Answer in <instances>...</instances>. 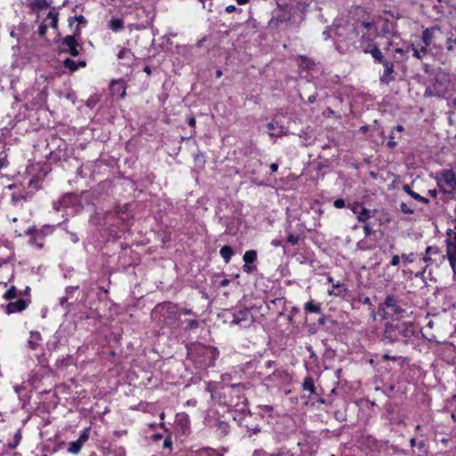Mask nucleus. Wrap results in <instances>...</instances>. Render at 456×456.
Segmentation results:
<instances>
[{
	"mask_svg": "<svg viewBox=\"0 0 456 456\" xmlns=\"http://www.w3.org/2000/svg\"><path fill=\"white\" fill-rule=\"evenodd\" d=\"M224 322L238 325L240 328H248L254 322V316L249 308H240L234 310H224L223 312Z\"/></svg>",
	"mask_w": 456,
	"mask_h": 456,
	"instance_id": "nucleus-1",
	"label": "nucleus"
},
{
	"mask_svg": "<svg viewBox=\"0 0 456 456\" xmlns=\"http://www.w3.org/2000/svg\"><path fill=\"white\" fill-rule=\"evenodd\" d=\"M79 35H80V28L77 25L75 28L74 35L66 36L62 39V41L61 43V52L69 53V54H71L74 57L79 55L80 51L78 48L80 47V45L78 44L77 40L76 39V37L79 36Z\"/></svg>",
	"mask_w": 456,
	"mask_h": 456,
	"instance_id": "nucleus-2",
	"label": "nucleus"
},
{
	"mask_svg": "<svg viewBox=\"0 0 456 456\" xmlns=\"http://www.w3.org/2000/svg\"><path fill=\"white\" fill-rule=\"evenodd\" d=\"M442 29L440 26H433L431 28H427L422 32L421 41L426 45H432L434 48L442 49L443 46L441 44H436V40L441 37Z\"/></svg>",
	"mask_w": 456,
	"mask_h": 456,
	"instance_id": "nucleus-3",
	"label": "nucleus"
},
{
	"mask_svg": "<svg viewBox=\"0 0 456 456\" xmlns=\"http://www.w3.org/2000/svg\"><path fill=\"white\" fill-rule=\"evenodd\" d=\"M399 314V305L397 299L392 296H387L383 307L380 309V315L383 319L397 320Z\"/></svg>",
	"mask_w": 456,
	"mask_h": 456,
	"instance_id": "nucleus-4",
	"label": "nucleus"
},
{
	"mask_svg": "<svg viewBox=\"0 0 456 456\" xmlns=\"http://www.w3.org/2000/svg\"><path fill=\"white\" fill-rule=\"evenodd\" d=\"M441 182L444 183L450 189L453 190L456 188V175L452 170H444L441 173V180L438 181L437 184L441 191L447 196V198H452L454 196L452 191H447L442 189Z\"/></svg>",
	"mask_w": 456,
	"mask_h": 456,
	"instance_id": "nucleus-5",
	"label": "nucleus"
},
{
	"mask_svg": "<svg viewBox=\"0 0 456 456\" xmlns=\"http://www.w3.org/2000/svg\"><path fill=\"white\" fill-rule=\"evenodd\" d=\"M265 381L272 382L275 386H282L289 383L290 378L288 372L283 369H275L271 374H268Z\"/></svg>",
	"mask_w": 456,
	"mask_h": 456,
	"instance_id": "nucleus-6",
	"label": "nucleus"
},
{
	"mask_svg": "<svg viewBox=\"0 0 456 456\" xmlns=\"http://www.w3.org/2000/svg\"><path fill=\"white\" fill-rule=\"evenodd\" d=\"M267 128L270 130L269 136L271 138H278L286 135L288 130L282 125L279 124L276 120H272L267 124Z\"/></svg>",
	"mask_w": 456,
	"mask_h": 456,
	"instance_id": "nucleus-7",
	"label": "nucleus"
},
{
	"mask_svg": "<svg viewBox=\"0 0 456 456\" xmlns=\"http://www.w3.org/2000/svg\"><path fill=\"white\" fill-rule=\"evenodd\" d=\"M29 302L30 300L23 298H20L15 302H11L6 306V312L9 314L14 313H20L28 307Z\"/></svg>",
	"mask_w": 456,
	"mask_h": 456,
	"instance_id": "nucleus-8",
	"label": "nucleus"
},
{
	"mask_svg": "<svg viewBox=\"0 0 456 456\" xmlns=\"http://www.w3.org/2000/svg\"><path fill=\"white\" fill-rule=\"evenodd\" d=\"M401 259L404 260V264L407 262L411 265L421 264L422 262L428 261V256H423L422 254L410 253L409 256L406 254H401Z\"/></svg>",
	"mask_w": 456,
	"mask_h": 456,
	"instance_id": "nucleus-9",
	"label": "nucleus"
},
{
	"mask_svg": "<svg viewBox=\"0 0 456 456\" xmlns=\"http://www.w3.org/2000/svg\"><path fill=\"white\" fill-rule=\"evenodd\" d=\"M161 309L162 311H165V313L168 314L169 321H166L167 324H171L178 319L179 314H177L175 305L171 304H167L162 305Z\"/></svg>",
	"mask_w": 456,
	"mask_h": 456,
	"instance_id": "nucleus-10",
	"label": "nucleus"
},
{
	"mask_svg": "<svg viewBox=\"0 0 456 456\" xmlns=\"http://www.w3.org/2000/svg\"><path fill=\"white\" fill-rule=\"evenodd\" d=\"M354 212L358 215V220L362 223L370 217V210L363 208L362 205H358L354 208Z\"/></svg>",
	"mask_w": 456,
	"mask_h": 456,
	"instance_id": "nucleus-11",
	"label": "nucleus"
},
{
	"mask_svg": "<svg viewBox=\"0 0 456 456\" xmlns=\"http://www.w3.org/2000/svg\"><path fill=\"white\" fill-rule=\"evenodd\" d=\"M328 282L332 283V289L328 290L330 296H341L346 291V289H342V285L339 281L334 283L332 277H328Z\"/></svg>",
	"mask_w": 456,
	"mask_h": 456,
	"instance_id": "nucleus-12",
	"label": "nucleus"
},
{
	"mask_svg": "<svg viewBox=\"0 0 456 456\" xmlns=\"http://www.w3.org/2000/svg\"><path fill=\"white\" fill-rule=\"evenodd\" d=\"M29 338L28 340V346L31 350H36L42 339V336L38 331H30Z\"/></svg>",
	"mask_w": 456,
	"mask_h": 456,
	"instance_id": "nucleus-13",
	"label": "nucleus"
},
{
	"mask_svg": "<svg viewBox=\"0 0 456 456\" xmlns=\"http://www.w3.org/2000/svg\"><path fill=\"white\" fill-rule=\"evenodd\" d=\"M403 191L409 195L411 196L413 200H415L416 201L418 202H420V203H423V204H428L429 203V200L419 195V193L417 192H414L413 191L411 190L410 186L405 184L403 186Z\"/></svg>",
	"mask_w": 456,
	"mask_h": 456,
	"instance_id": "nucleus-14",
	"label": "nucleus"
},
{
	"mask_svg": "<svg viewBox=\"0 0 456 456\" xmlns=\"http://www.w3.org/2000/svg\"><path fill=\"white\" fill-rule=\"evenodd\" d=\"M44 236L42 235L41 232H36L34 233L29 240H28V243L33 246V247H37L38 248H43L44 246Z\"/></svg>",
	"mask_w": 456,
	"mask_h": 456,
	"instance_id": "nucleus-15",
	"label": "nucleus"
},
{
	"mask_svg": "<svg viewBox=\"0 0 456 456\" xmlns=\"http://www.w3.org/2000/svg\"><path fill=\"white\" fill-rule=\"evenodd\" d=\"M417 210V205L411 201L401 202V212L404 214H413Z\"/></svg>",
	"mask_w": 456,
	"mask_h": 456,
	"instance_id": "nucleus-16",
	"label": "nucleus"
},
{
	"mask_svg": "<svg viewBox=\"0 0 456 456\" xmlns=\"http://www.w3.org/2000/svg\"><path fill=\"white\" fill-rule=\"evenodd\" d=\"M109 28L114 32H118L124 28V21L122 19L112 18L109 21Z\"/></svg>",
	"mask_w": 456,
	"mask_h": 456,
	"instance_id": "nucleus-17",
	"label": "nucleus"
},
{
	"mask_svg": "<svg viewBox=\"0 0 456 456\" xmlns=\"http://www.w3.org/2000/svg\"><path fill=\"white\" fill-rule=\"evenodd\" d=\"M303 389L310 393V395L315 394V387L313 378L305 377L303 381Z\"/></svg>",
	"mask_w": 456,
	"mask_h": 456,
	"instance_id": "nucleus-18",
	"label": "nucleus"
},
{
	"mask_svg": "<svg viewBox=\"0 0 456 456\" xmlns=\"http://www.w3.org/2000/svg\"><path fill=\"white\" fill-rule=\"evenodd\" d=\"M456 45V35L452 31L446 34L445 45L448 52H452Z\"/></svg>",
	"mask_w": 456,
	"mask_h": 456,
	"instance_id": "nucleus-19",
	"label": "nucleus"
},
{
	"mask_svg": "<svg viewBox=\"0 0 456 456\" xmlns=\"http://www.w3.org/2000/svg\"><path fill=\"white\" fill-rule=\"evenodd\" d=\"M220 255L226 264H228L233 255V250L230 246H224L220 249Z\"/></svg>",
	"mask_w": 456,
	"mask_h": 456,
	"instance_id": "nucleus-20",
	"label": "nucleus"
},
{
	"mask_svg": "<svg viewBox=\"0 0 456 456\" xmlns=\"http://www.w3.org/2000/svg\"><path fill=\"white\" fill-rule=\"evenodd\" d=\"M428 45H422L419 47L412 45L413 56L417 59H421L423 55L427 54Z\"/></svg>",
	"mask_w": 456,
	"mask_h": 456,
	"instance_id": "nucleus-21",
	"label": "nucleus"
},
{
	"mask_svg": "<svg viewBox=\"0 0 456 456\" xmlns=\"http://www.w3.org/2000/svg\"><path fill=\"white\" fill-rule=\"evenodd\" d=\"M110 89L113 93H118L119 90H121L120 96L122 98L126 95V87L121 81H112L110 84Z\"/></svg>",
	"mask_w": 456,
	"mask_h": 456,
	"instance_id": "nucleus-22",
	"label": "nucleus"
},
{
	"mask_svg": "<svg viewBox=\"0 0 456 456\" xmlns=\"http://www.w3.org/2000/svg\"><path fill=\"white\" fill-rule=\"evenodd\" d=\"M45 22L49 21L47 23L48 26L53 28H57V26H58V13L57 12H50L48 14H47V17L46 19L45 20Z\"/></svg>",
	"mask_w": 456,
	"mask_h": 456,
	"instance_id": "nucleus-23",
	"label": "nucleus"
},
{
	"mask_svg": "<svg viewBox=\"0 0 456 456\" xmlns=\"http://www.w3.org/2000/svg\"><path fill=\"white\" fill-rule=\"evenodd\" d=\"M256 259V252L255 250H248L244 253L243 261L245 264L254 263Z\"/></svg>",
	"mask_w": 456,
	"mask_h": 456,
	"instance_id": "nucleus-24",
	"label": "nucleus"
},
{
	"mask_svg": "<svg viewBox=\"0 0 456 456\" xmlns=\"http://www.w3.org/2000/svg\"><path fill=\"white\" fill-rule=\"evenodd\" d=\"M305 310L308 313H321V306L314 303V301H309L305 304Z\"/></svg>",
	"mask_w": 456,
	"mask_h": 456,
	"instance_id": "nucleus-25",
	"label": "nucleus"
},
{
	"mask_svg": "<svg viewBox=\"0 0 456 456\" xmlns=\"http://www.w3.org/2000/svg\"><path fill=\"white\" fill-rule=\"evenodd\" d=\"M82 444L77 440H76L69 444L67 451L71 454H77L80 452Z\"/></svg>",
	"mask_w": 456,
	"mask_h": 456,
	"instance_id": "nucleus-26",
	"label": "nucleus"
},
{
	"mask_svg": "<svg viewBox=\"0 0 456 456\" xmlns=\"http://www.w3.org/2000/svg\"><path fill=\"white\" fill-rule=\"evenodd\" d=\"M133 56V53L126 48H122L118 53V58L120 60L126 59L127 61H132Z\"/></svg>",
	"mask_w": 456,
	"mask_h": 456,
	"instance_id": "nucleus-27",
	"label": "nucleus"
},
{
	"mask_svg": "<svg viewBox=\"0 0 456 456\" xmlns=\"http://www.w3.org/2000/svg\"><path fill=\"white\" fill-rule=\"evenodd\" d=\"M63 65L65 68L69 69L71 72L77 70V63L74 60L67 58L63 61Z\"/></svg>",
	"mask_w": 456,
	"mask_h": 456,
	"instance_id": "nucleus-28",
	"label": "nucleus"
},
{
	"mask_svg": "<svg viewBox=\"0 0 456 456\" xmlns=\"http://www.w3.org/2000/svg\"><path fill=\"white\" fill-rule=\"evenodd\" d=\"M370 48L368 52L371 53L374 59L381 61L383 57L379 49L374 45H370Z\"/></svg>",
	"mask_w": 456,
	"mask_h": 456,
	"instance_id": "nucleus-29",
	"label": "nucleus"
},
{
	"mask_svg": "<svg viewBox=\"0 0 456 456\" xmlns=\"http://www.w3.org/2000/svg\"><path fill=\"white\" fill-rule=\"evenodd\" d=\"M50 5L49 4V1L48 0H33L32 3H31V6L33 8H37V9H44V8H46Z\"/></svg>",
	"mask_w": 456,
	"mask_h": 456,
	"instance_id": "nucleus-30",
	"label": "nucleus"
},
{
	"mask_svg": "<svg viewBox=\"0 0 456 456\" xmlns=\"http://www.w3.org/2000/svg\"><path fill=\"white\" fill-rule=\"evenodd\" d=\"M287 242L291 245H296L298 243L300 240V236L298 234H294L290 231L287 230Z\"/></svg>",
	"mask_w": 456,
	"mask_h": 456,
	"instance_id": "nucleus-31",
	"label": "nucleus"
},
{
	"mask_svg": "<svg viewBox=\"0 0 456 456\" xmlns=\"http://www.w3.org/2000/svg\"><path fill=\"white\" fill-rule=\"evenodd\" d=\"M17 295V289L14 286H12L4 294V297L6 300H11L14 298Z\"/></svg>",
	"mask_w": 456,
	"mask_h": 456,
	"instance_id": "nucleus-32",
	"label": "nucleus"
},
{
	"mask_svg": "<svg viewBox=\"0 0 456 456\" xmlns=\"http://www.w3.org/2000/svg\"><path fill=\"white\" fill-rule=\"evenodd\" d=\"M90 428L84 429L77 441L83 445L89 438Z\"/></svg>",
	"mask_w": 456,
	"mask_h": 456,
	"instance_id": "nucleus-33",
	"label": "nucleus"
},
{
	"mask_svg": "<svg viewBox=\"0 0 456 456\" xmlns=\"http://www.w3.org/2000/svg\"><path fill=\"white\" fill-rule=\"evenodd\" d=\"M386 66V69L384 70V75L383 77H381V81L384 82V83H388L390 81V74L392 73V68L388 67L387 64L386 63L385 64Z\"/></svg>",
	"mask_w": 456,
	"mask_h": 456,
	"instance_id": "nucleus-34",
	"label": "nucleus"
},
{
	"mask_svg": "<svg viewBox=\"0 0 456 456\" xmlns=\"http://www.w3.org/2000/svg\"><path fill=\"white\" fill-rule=\"evenodd\" d=\"M186 329L188 330H195L199 327V322L197 320H188L186 322Z\"/></svg>",
	"mask_w": 456,
	"mask_h": 456,
	"instance_id": "nucleus-35",
	"label": "nucleus"
},
{
	"mask_svg": "<svg viewBox=\"0 0 456 456\" xmlns=\"http://www.w3.org/2000/svg\"><path fill=\"white\" fill-rule=\"evenodd\" d=\"M48 27H49V26L47 25V23L45 22V20H44V21L42 22V24H41V25L39 26V28H38V34H39V36L44 37V36L45 35V33H46V30H47V28H48Z\"/></svg>",
	"mask_w": 456,
	"mask_h": 456,
	"instance_id": "nucleus-36",
	"label": "nucleus"
},
{
	"mask_svg": "<svg viewBox=\"0 0 456 456\" xmlns=\"http://www.w3.org/2000/svg\"><path fill=\"white\" fill-rule=\"evenodd\" d=\"M76 20L79 24H86V20L84 16L82 15H78V16H75L73 18H70L69 19V25H71V20Z\"/></svg>",
	"mask_w": 456,
	"mask_h": 456,
	"instance_id": "nucleus-37",
	"label": "nucleus"
},
{
	"mask_svg": "<svg viewBox=\"0 0 456 456\" xmlns=\"http://www.w3.org/2000/svg\"><path fill=\"white\" fill-rule=\"evenodd\" d=\"M439 253V249L437 248H433V247H428L426 248V254L428 258H429V255H432V254H438Z\"/></svg>",
	"mask_w": 456,
	"mask_h": 456,
	"instance_id": "nucleus-38",
	"label": "nucleus"
},
{
	"mask_svg": "<svg viewBox=\"0 0 456 456\" xmlns=\"http://www.w3.org/2000/svg\"><path fill=\"white\" fill-rule=\"evenodd\" d=\"M409 272L411 273V274H415L416 276H418L419 274L422 273L423 267H414L412 269H409Z\"/></svg>",
	"mask_w": 456,
	"mask_h": 456,
	"instance_id": "nucleus-39",
	"label": "nucleus"
},
{
	"mask_svg": "<svg viewBox=\"0 0 456 456\" xmlns=\"http://www.w3.org/2000/svg\"><path fill=\"white\" fill-rule=\"evenodd\" d=\"M334 207L337 208H342L345 207V200L343 199H338L334 201Z\"/></svg>",
	"mask_w": 456,
	"mask_h": 456,
	"instance_id": "nucleus-40",
	"label": "nucleus"
},
{
	"mask_svg": "<svg viewBox=\"0 0 456 456\" xmlns=\"http://www.w3.org/2000/svg\"><path fill=\"white\" fill-rule=\"evenodd\" d=\"M253 456H273V453H267L265 451L258 450L255 451Z\"/></svg>",
	"mask_w": 456,
	"mask_h": 456,
	"instance_id": "nucleus-41",
	"label": "nucleus"
},
{
	"mask_svg": "<svg viewBox=\"0 0 456 456\" xmlns=\"http://www.w3.org/2000/svg\"><path fill=\"white\" fill-rule=\"evenodd\" d=\"M206 451H207V452L208 453V456H224V454H223V453L217 452H216V450H214V449H210V448H208V449H207Z\"/></svg>",
	"mask_w": 456,
	"mask_h": 456,
	"instance_id": "nucleus-42",
	"label": "nucleus"
},
{
	"mask_svg": "<svg viewBox=\"0 0 456 456\" xmlns=\"http://www.w3.org/2000/svg\"><path fill=\"white\" fill-rule=\"evenodd\" d=\"M9 164V161L6 158H0V170L6 167Z\"/></svg>",
	"mask_w": 456,
	"mask_h": 456,
	"instance_id": "nucleus-43",
	"label": "nucleus"
},
{
	"mask_svg": "<svg viewBox=\"0 0 456 456\" xmlns=\"http://www.w3.org/2000/svg\"><path fill=\"white\" fill-rule=\"evenodd\" d=\"M363 230H364V233L366 236L370 235L372 233V229L371 227L370 226V224H364L363 226Z\"/></svg>",
	"mask_w": 456,
	"mask_h": 456,
	"instance_id": "nucleus-44",
	"label": "nucleus"
},
{
	"mask_svg": "<svg viewBox=\"0 0 456 456\" xmlns=\"http://www.w3.org/2000/svg\"><path fill=\"white\" fill-rule=\"evenodd\" d=\"M273 456H291L288 452L280 449L277 452L273 453Z\"/></svg>",
	"mask_w": 456,
	"mask_h": 456,
	"instance_id": "nucleus-45",
	"label": "nucleus"
},
{
	"mask_svg": "<svg viewBox=\"0 0 456 456\" xmlns=\"http://www.w3.org/2000/svg\"><path fill=\"white\" fill-rule=\"evenodd\" d=\"M163 446H164L165 448H169V449H171V447H172V442H171L170 438H166V439L164 440Z\"/></svg>",
	"mask_w": 456,
	"mask_h": 456,
	"instance_id": "nucleus-46",
	"label": "nucleus"
},
{
	"mask_svg": "<svg viewBox=\"0 0 456 456\" xmlns=\"http://www.w3.org/2000/svg\"><path fill=\"white\" fill-rule=\"evenodd\" d=\"M70 240L74 243L78 241V236L76 233H69Z\"/></svg>",
	"mask_w": 456,
	"mask_h": 456,
	"instance_id": "nucleus-47",
	"label": "nucleus"
},
{
	"mask_svg": "<svg viewBox=\"0 0 456 456\" xmlns=\"http://www.w3.org/2000/svg\"><path fill=\"white\" fill-rule=\"evenodd\" d=\"M393 327H394V325L392 323L387 322L386 323V330H385L386 334L390 333Z\"/></svg>",
	"mask_w": 456,
	"mask_h": 456,
	"instance_id": "nucleus-48",
	"label": "nucleus"
},
{
	"mask_svg": "<svg viewBox=\"0 0 456 456\" xmlns=\"http://www.w3.org/2000/svg\"><path fill=\"white\" fill-rule=\"evenodd\" d=\"M235 10H236V6H235V5H228V6L225 8L226 12H228V13H232V12H233Z\"/></svg>",
	"mask_w": 456,
	"mask_h": 456,
	"instance_id": "nucleus-49",
	"label": "nucleus"
},
{
	"mask_svg": "<svg viewBox=\"0 0 456 456\" xmlns=\"http://www.w3.org/2000/svg\"><path fill=\"white\" fill-rule=\"evenodd\" d=\"M391 264H392L393 265H398V264H399V256H396V255H395V256H393V258H392V260H391Z\"/></svg>",
	"mask_w": 456,
	"mask_h": 456,
	"instance_id": "nucleus-50",
	"label": "nucleus"
},
{
	"mask_svg": "<svg viewBox=\"0 0 456 456\" xmlns=\"http://www.w3.org/2000/svg\"><path fill=\"white\" fill-rule=\"evenodd\" d=\"M278 164L277 163H273L270 165V169L273 173L276 172L278 170Z\"/></svg>",
	"mask_w": 456,
	"mask_h": 456,
	"instance_id": "nucleus-51",
	"label": "nucleus"
},
{
	"mask_svg": "<svg viewBox=\"0 0 456 456\" xmlns=\"http://www.w3.org/2000/svg\"><path fill=\"white\" fill-rule=\"evenodd\" d=\"M271 244L273 247H280V246H281V241L280 240H273Z\"/></svg>",
	"mask_w": 456,
	"mask_h": 456,
	"instance_id": "nucleus-52",
	"label": "nucleus"
},
{
	"mask_svg": "<svg viewBox=\"0 0 456 456\" xmlns=\"http://www.w3.org/2000/svg\"><path fill=\"white\" fill-rule=\"evenodd\" d=\"M195 124H196V120H195V118L193 117L188 118V125L190 126H194Z\"/></svg>",
	"mask_w": 456,
	"mask_h": 456,
	"instance_id": "nucleus-53",
	"label": "nucleus"
},
{
	"mask_svg": "<svg viewBox=\"0 0 456 456\" xmlns=\"http://www.w3.org/2000/svg\"><path fill=\"white\" fill-rule=\"evenodd\" d=\"M428 192L433 198H436V196H437V191L435 189L434 190H428Z\"/></svg>",
	"mask_w": 456,
	"mask_h": 456,
	"instance_id": "nucleus-54",
	"label": "nucleus"
},
{
	"mask_svg": "<svg viewBox=\"0 0 456 456\" xmlns=\"http://www.w3.org/2000/svg\"><path fill=\"white\" fill-rule=\"evenodd\" d=\"M273 363H274V362H273V361H267V362L265 363V367L266 369H271V368L273 367Z\"/></svg>",
	"mask_w": 456,
	"mask_h": 456,
	"instance_id": "nucleus-55",
	"label": "nucleus"
},
{
	"mask_svg": "<svg viewBox=\"0 0 456 456\" xmlns=\"http://www.w3.org/2000/svg\"><path fill=\"white\" fill-rule=\"evenodd\" d=\"M449 441H450V438H449V437H443V438L440 440V442H441L444 445H445V446L448 444Z\"/></svg>",
	"mask_w": 456,
	"mask_h": 456,
	"instance_id": "nucleus-56",
	"label": "nucleus"
},
{
	"mask_svg": "<svg viewBox=\"0 0 456 456\" xmlns=\"http://www.w3.org/2000/svg\"><path fill=\"white\" fill-rule=\"evenodd\" d=\"M454 403H456V394H455V395H453L451 397V399L448 401V403H449L450 405L453 404Z\"/></svg>",
	"mask_w": 456,
	"mask_h": 456,
	"instance_id": "nucleus-57",
	"label": "nucleus"
},
{
	"mask_svg": "<svg viewBox=\"0 0 456 456\" xmlns=\"http://www.w3.org/2000/svg\"><path fill=\"white\" fill-rule=\"evenodd\" d=\"M243 270H244V272L249 273V272H251L252 267L249 266L248 264H245L243 266Z\"/></svg>",
	"mask_w": 456,
	"mask_h": 456,
	"instance_id": "nucleus-58",
	"label": "nucleus"
},
{
	"mask_svg": "<svg viewBox=\"0 0 456 456\" xmlns=\"http://www.w3.org/2000/svg\"><path fill=\"white\" fill-rule=\"evenodd\" d=\"M229 282H230V281H229V280H228V279H224V280H223V281H220V285H221L222 287H225V286H227V285L229 284Z\"/></svg>",
	"mask_w": 456,
	"mask_h": 456,
	"instance_id": "nucleus-59",
	"label": "nucleus"
},
{
	"mask_svg": "<svg viewBox=\"0 0 456 456\" xmlns=\"http://www.w3.org/2000/svg\"><path fill=\"white\" fill-rule=\"evenodd\" d=\"M362 26H364V28H366L367 29H370L372 27V23L364 21L362 22Z\"/></svg>",
	"mask_w": 456,
	"mask_h": 456,
	"instance_id": "nucleus-60",
	"label": "nucleus"
},
{
	"mask_svg": "<svg viewBox=\"0 0 456 456\" xmlns=\"http://www.w3.org/2000/svg\"><path fill=\"white\" fill-rule=\"evenodd\" d=\"M77 63V68L78 67L84 68V67L86 66V62L85 61H78Z\"/></svg>",
	"mask_w": 456,
	"mask_h": 456,
	"instance_id": "nucleus-61",
	"label": "nucleus"
},
{
	"mask_svg": "<svg viewBox=\"0 0 456 456\" xmlns=\"http://www.w3.org/2000/svg\"><path fill=\"white\" fill-rule=\"evenodd\" d=\"M315 100H316V96H315V95H311V96H309V98H308V102H309L310 103L314 102H315Z\"/></svg>",
	"mask_w": 456,
	"mask_h": 456,
	"instance_id": "nucleus-62",
	"label": "nucleus"
},
{
	"mask_svg": "<svg viewBox=\"0 0 456 456\" xmlns=\"http://www.w3.org/2000/svg\"><path fill=\"white\" fill-rule=\"evenodd\" d=\"M143 71L146 72L148 75L151 73V69L149 66H145Z\"/></svg>",
	"mask_w": 456,
	"mask_h": 456,
	"instance_id": "nucleus-63",
	"label": "nucleus"
},
{
	"mask_svg": "<svg viewBox=\"0 0 456 456\" xmlns=\"http://www.w3.org/2000/svg\"><path fill=\"white\" fill-rule=\"evenodd\" d=\"M362 303L364 305H370V299L369 297H365L362 299Z\"/></svg>",
	"mask_w": 456,
	"mask_h": 456,
	"instance_id": "nucleus-64",
	"label": "nucleus"
}]
</instances>
